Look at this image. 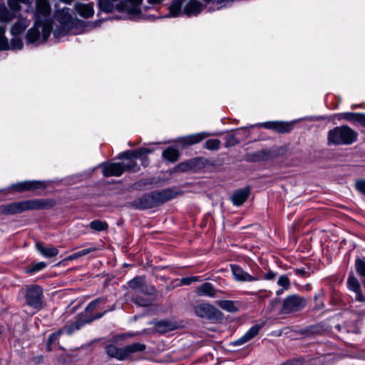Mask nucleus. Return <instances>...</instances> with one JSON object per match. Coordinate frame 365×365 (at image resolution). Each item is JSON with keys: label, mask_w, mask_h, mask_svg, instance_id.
<instances>
[{"label": "nucleus", "mask_w": 365, "mask_h": 365, "mask_svg": "<svg viewBox=\"0 0 365 365\" xmlns=\"http://www.w3.org/2000/svg\"><path fill=\"white\" fill-rule=\"evenodd\" d=\"M36 9L34 13L35 24L27 34L29 43H43L47 40L51 31V11L49 0H35Z\"/></svg>", "instance_id": "obj_1"}, {"label": "nucleus", "mask_w": 365, "mask_h": 365, "mask_svg": "<svg viewBox=\"0 0 365 365\" xmlns=\"http://www.w3.org/2000/svg\"><path fill=\"white\" fill-rule=\"evenodd\" d=\"M55 202L50 200H27L1 205L0 212L4 215H16L24 211L52 207Z\"/></svg>", "instance_id": "obj_2"}, {"label": "nucleus", "mask_w": 365, "mask_h": 365, "mask_svg": "<svg viewBox=\"0 0 365 365\" xmlns=\"http://www.w3.org/2000/svg\"><path fill=\"white\" fill-rule=\"evenodd\" d=\"M357 139V132L345 125L334 128L327 134L329 145H349L356 142Z\"/></svg>", "instance_id": "obj_3"}, {"label": "nucleus", "mask_w": 365, "mask_h": 365, "mask_svg": "<svg viewBox=\"0 0 365 365\" xmlns=\"http://www.w3.org/2000/svg\"><path fill=\"white\" fill-rule=\"evenodd\" d=\"M175 196V193L171 190L153 192L139 198L137 206L140 209H149L159 204H163Z\"/></svg>", "instance_id": "obj_4"}, {"label": "nucleus", "mask_w": 365, "mask_h": 365, "mask_svg": "<svg viewBox=\"0 0 365 365\" xmlns=\"http://www.w3.org/2000/svg\"><path fill=\"white\" fill-rule=\"evenodd\" d=\"M152 150L145 148H140L137 150H127L119 154V158L125 159V161L121 163L124 170L137 172L140 168L136 163L137 159L143 160Z\"/></svg>", "instance_id": "obj_5"}, {"label": "nucleus", "mask_w": 365, "mask_h": 365, "mask_svg": "<svg viewBox=\"0 0 365 365\" xmlns=\"http://www.w3.org/2000/svg\"><path fill=\"white\" fill-rule=\"evenodd\" d=\"M56 19L59 22V28L53 30V34L56 37L66 35L73 26V19L69 13L68 8H63L58 10L55 14Z\"/></svg>", "instance_id": "obj_6"}, {"label": "nucleus", "mask_w": 365, "mask_h": 365, "mask_svg": "<svg viewBox=\"0 0 365 365\" xmlns=\"http://www.w3.org/2000/svg\"><path fill=\"white\" fill-rule=\"evenodd\" d=\"M43 289L38 285L26 287L25 298L26 304L34 309H40L42 307Z\"/></svg>", "instance_id": "obj_7"}, {"label": "nucleus", "mask_w": 365, "mask_h": 365, "mask_svg": "<svg viewBox=\"0 0 365 365\" xmlns=\"http://www.w3.org/2000/svg\"><path fill=\"white\" fill-rule=\"evenodd\" d=\"M305 304L306 300L304 298L297 294L290 295L284 299L282 312L284 314L295 312L304 307Z\"/></svg>", "instance_id": "obj_8"}, {"label": "nucleus", "mask_w": 365, "mask_h": 365, "mask_svg": "<svg viewBox=\"0 0 365 365\" xmlns=\"http://www.w3.org/2000/svg\"><path fill=\"white\" fill-rule=\"evenodd\" d=\"M128 285L131 289L146 295H152L155 293V288L145 283L144 277H134L128 282Z\"/></svg>", "instance_id": "obj_9"}, {"label": "nucleus", "mask_w": 365, "mask_h": 365, "mask_svg": "<svg viewBox=\"0 0 365 365\" xmlns=\"http://www.w3.org/2000/svg\"><path fill=\"white\" fill-rule=\"evenodd\" d=\"M45 187V182L39 180H26L12 185V188L17 192L34 191L38 189H44Z\"/></svg>", "instance_id": "obj_10"}, {"label": "nucleus", "mask_w": 365, "mask_h": 365, "mask_svg": "<svg viewBox=\"0 0 365 365\" xmlns=\"http://www.w3.org/2000/svg\"><path fill=\"white\" fill-rule=\"evenodd\" d=\"M195 314L201 318L213 319L217 317V309L210 304H199L194 307Z\"/></svg>", "instance_id": "obj_11"}, {"label": "nucleus", "mask_w": 365, "mask_h": 365, "mask_svg": "<svg viewBox=\"0 0 365 365\" xmlns=\"http://www.w3.org/2000/svg\"><path fill=\"white\" fill-rule=\"evenodd\" d=\"M103 175L106 177L120 176L125 172L121 163H103L101 165Z\"/></svg>", "instance_id": "obj_12"}, {"label": "nucleus", "mask_w": 365, "mask_h": 365, "mask_svg": "<svg viewBox=\"0 0 365 365\" xmlns=\"http://www.w3.org/2000/svg\"><path fill=\"white\" fill-rule=\"evenodd\" d=\"M346 284L348 289L355 293L356 301L365 302V297L361 292L360 284L358 279L353 275V274H351L349 276Z\"/></svg>", "instance_id": "obj_13"}, {"label": "nucleus", "mask_w": 365, "mask_h": 365, "mask_svg": "<svg viewBox=\"0 0 365 365\" xmlns=\"http://www.w3.org/2000/svg\"><path fill=\"white\" fill-rule=\"evenodd\" d=\"M262 327V324H255L252 326L243 336H242L238 339L232 341L231 344L233 346H240L242 345L249 341L254 339L258 334L261 328Z\"/></svg>", "instance_id": "obj_14"}, {"label": "nucleus", "mask_w": 365, "mask_h": 365, "mask_svg": "<svg viewBox=\"0 0 365 365\" xmlns=\"http://www.w3.org/2000/svg\"><path fill=\"white\" fill-rule=\"evenodd\" d=\"M231 271L237 281L239 282H254L257 281V278L252 276L245 272L241 267L237 264H231Z\"/></svg>", "instance_id": "obj_15"}, {"label": "nucleus", "mask_w": 365, "mask_h": 365, "mask_svg": "<svg viewBox=\"0 0 365 365\" xmlns=\"http://www.w3.org/2000/svg\"><path fill=\"white\" fill-rule=\"evenodd\" d=\"M120 0H98V6L101 11L105 13H110L114 10L124 11L123 6H119Z\"/></svg>", "instance_id": "obj_16"}, {"label": "nucleus", "mask_w": 365, "mask_h": 365, "mask_svg": "<svg viewBox=\"0 0 365 365\" xmlns=\"http://www.w3.org/2000/svg\"><path fill=\"white\" fill-rule=\"evenodd\" d=\"M250 195V188L248 187L239 189L234 192L231 196V201L234 205H242Z\"/></svg>", "instance_id": "obj_17"}, {"label": "nucleus", "mask_w": 365, "mask_h": 365, "mask_svg": "<svg viewBox=\"0 0 365 365\" xmlns=\"http://www.w3.org/2000/svg\"><path fill=\"white\" fill-rule=\"evenodd\" d=\"M74 9L78 15L85 19L91 18L94 14L93 4L92 3H77L74 6Z\"/></svg>", "instance_id": "obj_18"}, {"label": "nucleus", "mask_w": 365, "mask_h": 365, "mask_svg": "<svg viewBox=\"0 0 365 365\" xmlns=\"http://www.w3.org/2000/svg\"><path fill=\"white\" fill-rule=\"evenodd\" d=\"M30 20L26 18L20 17L18 21L11 27V34L14 36L21 34L30 24Z\"/></svg>", "instance_id": "obj_19"}, {"label": "nucleus", "mask_w": 365, "mask_h": 365, "mask_svg": "<svg viewBox=\"0 0 365 365\" xmlns=\"http://www.w3.org/2000/svg\"><path fill=\"white\" fill-rule=\"evenodd\" d=\"M143 0H126V4L123 6L124 11L132 16L140 14L141 5Z\"/></svg>", "instance_id": "obj_20"}, {"label": "nucleus", "mask_w": 365, "mask_h": 365, "mask_svg": "<svg viewBox=\"0 0 365 365\" xmlns=\"http://www.w3.org/2000/svg\"><path fill=\"white\" fill-rule=\"evenodd\" d=\"M202 5L197 0H190L184 7V14L188 16H196L200 13Z\"/></svg>", "instance_id": "obj_21"}, {"label": "nucleus", "mask_w": 365, "mask_h": 365, "mask_svg": "<svg viewBox=\"0 0 365 365\" xmlns=\"http://www.w3.org/2000/svg\"><path fill=\"white\" fill-rule=\"evenodd\" d=\"M195 292L198 296H207L209 297H215L216 296V290L213 285L209 282H205L197 287Z\"/></svg>", "instance_id": "obj_22"}, {"label": "nucleus", "mask_w": 365, "mask_h": 365, "mask_svg": "<svg viewBox=\"0 0 365 365\" xmlns=\"http://www.w3.org/2000/svg\"><path fill=\"white\" fill-rule=\"evenodd\" d=\"M206 160L203 158H195L184 162V170H197L204 167Z\"/></svg>", "instance_id": "obj_23"}, {"label": "nucleus", "mask_w": 365, "mask_h": 365, "mask_svg": "<svg viewBox=\"0 0 365 365\" xmlns=\"http://www.w3.org/2000/svg\"><path fill=\"white\" fill-rule=\"evenodd\" d=\"M177 327L176 323L168 320H161L155 323V329L156 331L164 334L174 330Z\"/></svg>", "instance_id": "obj_24"}, {"label": "nucleus", "mask_w": 365, "mask_h": 365, "mask_svg": "<svg viewBox=\"0 0 365 365\" xmlns=\"http://www.w3.org/2000/svg\"><path fill=\"white\" fill-rule=\"evenodd\" d=\"M36 250L45 257L50 258L56 256L58 254V250L53 247H44L42 243H36Z\"/></svg>", "instance_id": "obj_25"}, {"label": "nucleus", "mask_w": 365, "mask_h": 365, "mask_svg": "<svg viewBox=\"0 0 365 365\" xmlns=\"http://www.w3.org/2000/svg\"><path fill=\"white\" fill-rule=\"evenodd\" d=\"M106 352L110 356L118 360H126L124 347L118 348L115 345H108L106 346Z\"/></svg>", "instance_id": "obj_26"}, {"label": "nucleus", "mask_w": 365, "mask_h": 365, "mask_svg": "<svg viewBox=\"0 0 365 365\" xmlns=\"http://www.w3.org/2000/svg\"><path fill=\"white\" fill-rule=\"evenodd\" d=\"M209 135V133L202 132L184 136V145L198 143Z\"/></svg>", "instance_id": "obj_27"}, {"label": "nucleus", "mask_w": 365, "mask_h": 365, "mask_svg": "<svg viewBox=\"0 0 365 365\" xmlns=\"http://www.w3.org/2000/svg\"><path fill=\"white\" fill-rule=\"evenodd\" d=\"M146 346L141 343H134L124 346L125 354L126 355V359L130 358L134 353L143 352L145 351Z\"/></svg>", "instance_id": "obj_28"}, {"label": "nucleus", "mask_w": 365, "mask_h": 365, "mask_svg": "<svg viewBox=\"0 0 365 365\" xmlns=\"http://www.w3.org/2000/svg\"><path fill=\"white\" fill-rule=\"evenodd\" d=\"M98 249L95 247H89V248H86V249H84V250H82L81 251H78L77 252H75L69 256H68L67 257H66L63 261H71V260H74V259H76L79 257H81L83 256H85L89 253H91L93 252H95Z\"/></svg>", "instance_id": "obj_29"}, {"label": "nucleus", "mask_w": 365, "mask_h": 365, "mask_svg": "<svg viewBox=\"0 0 365 365\" xmlns=\"http://www.w3.org/2000/svg\"><path fill=\"white\" fill-rule=\"evenodd\" d=\"M182 0H175L169 7L170 14L168 16L176 17L180 14Z\"/></svg>", "instance_id": "obj_30"}, {"label": "nucleus", "mask_w": 365, "mask_h": 365, "mask_svg": "<svg viewBox=\"0 0 365 365\" xmlns=\"http://www.w3.org/2000/svg\"><path fill=\"white\" fill-rule=\"evenodd\" d=\"M179 156V153L177 149L170 147L165 150L163 153V157L170 162L175 161Z\"/></svg>", "instance_id": "obj_31"}, {"label": "nucleus", "mask_w": 365, "mask_h": 365, "mask_svg": "<svg viewBox=\"0 0 365 365\" xmlns=\"http://www.w3.org/2000/svg\"><path fill=\"white\" fill-rule=\"evenodd\" d=\"M218 306L229 312H235L237 311V307L235 306V302L231 300H221L217 302Z\"/></svg>", "instance_id": "obj_32"}, {"label": "nucleus", "mask_w": 365, "mask_h": 365, "mask_svg": "<svg viewBox=\"0 0 365 365\" xmlns=\"http://www.w3.org/2000/svg\"><path fill=\"white\" fill-rule=\"evenodd\" d=\"M354 267L357 274L365 278V257H358L355 259Z\"/></svg>", "instance_id": "obj_33"}, {"label": "nucleus", "mask_w": 365, "mask_h": 365, "mask_svg": "<svg viewBox=\"0 0 365 365\" xmlns=\"http://www.w3.org/2000/svg\"><path fill=\"white\" fill-rule=\"evenodd\" d=\"M8 6L13 11H19L21 10L20 4H24L30 6L31 2L29 0H8Z\"/></svg>", "instance_id": "obj_34"}, {"label": "nucleus", "mask_w": 365, "mask_h": 365, "mask_svg": "<svg viewBox=\"0 0 365 365\" xmlns=\"http://www.w3.org/2000/svg\"><path fill=\"white\" fill-rule=\"evenodd\" d=\"M221 141L219 139H209L205 141L204 148L209 150H218L220 148Z\"/></svg>", "instance_id": "obj_35"}, {"label": "nucleus", "mask_w": 365, "mask_h": 365, "mask_svg": "<svg viewBox=\"0 0 365 365\" xmlns=\"http://www.w3.org/2000/svg\"><path fill=\"white\" fill-rule=\"evenodd\" d=\"M6 28L0 26V50H7L10 48L8 39L5 36Z\"/></svg>", "instance_id": "obj_36"}, {"label": "nucleus", "mask_w": 365, "mask_h": 365, "mask_svg": "<svg viewBox=\"0 0 365 365\" xmlns=\"http://www.w3.org/2000/svg\"><path fill=\"white\" fill-rule=\"evenodd\" d=\"M14 18V14L6 8L0 10V23H9Z\"/></svg>", "instance_id": "obj_37"}, {"label": "nucleus", "mask_w": 365, "mask_h": 365, "mask_svg": "<svg viewBox=\"0 0 365 365\" xmlns=\"http://www.w3.org/2000/svg\"><path fill=\"white\" fill-rule=\"evenodd\" d=\"M292 128V126L290 123L282 121H277L275 131L280 133H287L291 131Z\"/></svg>", "instance_id": "obj_38"}, {"label": "nucleus", "mask_w": 365, "mask_h": 365, "mask_svg": "<svg viewBox=\"0 0 365 365\" xmlns=\"http://www.w3.org/2000/svg\"><path fill=\"white\" fill-rule=\"evenodd\" d=\"M89 226L92 230L96 231L106 230L108 227L106 222H103L98 220L91 222Z\"/></svg>", "instance_id": "obj_39"}, {"label": "nucleus", "mask_w": 365, "mask_h": 365, "mask_svg": "<svg viewBox=\"0 0 365 365\" xmlns=\"http://www.w3.org/2000/svg\"><path fill=\"white\" fill-rule=\"evenodd\" d=\"M105 301L104 298L99 297L90 302L85 309L86 313H89L95 310L101 304Z\"/></svg>", "instance_id": "obj_40"}, {"label": "nucleus", "mask_w": 365, "mask_h": 365, "mask_svg": "<svg viewBox=\"0 0 365 365\" xmlns=\"http://www.w3.org/2000/svg\"><path fill=\"white\" fill-rule=\"evenodd\" d=\"M359 113L345 112L339 114V119H344L349 122H356Z\"/></svg>", "instance_id": "obj_41"}, {"label": "nucleus", "mask_w": 365, "mask_h": 365, "mask_svg": "<svg viewBox=\"0 0 365 365\" xmlns=\"http://www.w3.org/2000/svg\"><path fill=\"white\" fill-rule=\"evenodd\" d=\"M277 284L282 287L284 289H288L290 286V281L287 276L282 275L279 277Z\"/></svg>", "instance_id": "obj_42"}, {"label": "nucleus", "mask_w": 365, "mask_h": 365, "mask_svg": "<svg viewBox=\"0 0 365 365\" xmlns=\"http://www.w3.org/2000/svg\"><path fill=\"white\" fill-rule=\"evenodd\" d=\"M225 139L226 141L225 146L226 148L232 147L240 143V140L234 135H229L226 137Z\"/></svg>", "instance_id": "obj_43"}, {"label": "nucleus", "mask_w": 365, "mask_h": 365, "mask_svg": "<svg viewBox=\"0 0 365 365\" xmlns=\"http://www.w3.org/2000/svg\"><path fill=\"white\" fill-rule=\"evenodd\" d=\"M62 333L63 330L61 329L51 334L47 341V346L49 347L52 344L56 342L62 334Z\"/></svg>", "instance_id": "obj_44"}, {"label": "nucleus", "mask_w": 365, "mask_h": 365, "mask_svg": "<svg viewBox=\"0 0 365 365\" xmlns=\"http://www.w3.org/2000/svg\"><path fill=\"white\" fill-rule=\"evenodd\" d=\"M10 48L14 50L21 49L23 47V42L20 38H14L11 39Z\"/></svg>", "instance_id": "obj_45"}, {"label": "nucleus", "mask_w": 365, "mask_h": 365, "mask_svg": "<svg viewBox=\"0 0 365 365\" xmlns=\"http://www.w3.org/2000/svg\"><path fill=\"white\" fill-rule=\"evenodd\" d=\"M355 187L358 192L365 195V180L361 179L355 182Z\"/></svg>", "instance_id": "obj_46"}, {"label": "nucleus", "mask_w": 365, "mask_h": 365, "mask_svg": "<svg viewBox=\"0 0 365 365\" xmlns=\"http://www.w3.org/2000/svg\"><path fill=\"white\" fill-rule=\"evenodd\" d=\"M46 267V264L43 262H40L33 264L32 267L29 270L30 272H35L44 269Z\"/></svg>", "instance_id": "obj_47"}, {"label": "nucleus", "mask_w": 365, "mask_h": 365, "mask_svg": "<svg viewBox=\"0 0 365 365\" xmlns=\"http://www.w3.org/2000/svg\"><path fill=\"white\" fill-rule=\"evenodd\" d=\"M276 124H277V121H268V122L263 123L262 124V125L267 129L275 130Z\"/></svg>", "instance_id": "obj_48"}, {"label": "nucleus", "mask_w": 365, "mask_h": 365, "mask_svg": "<svg viewBox=\"0 0 365 365\" xmlns=\"http://www.w3.org/2000/svg\"><path fill=\"white\" fill-rule=\"evenodd\" d=\"M199 277H184V285H189L192 282L198 281Z\"/></svg>", "instance_id": "obj_49"}, {"label": "nucleus", "mask_w": 365, "mask_h": 365, "mask_svg": "<svg viewBox=\"0 0 365 365\" xmlns=\"http://www.w3.org/2000/svg\"><path fill=\"white\" fill-rule=\"evenodd\" d=\"M356 123L365 127V113H359Z\"/></svg>", "instance_id": "obj_50"}, {"label": "nucleus", "mask_w": 365, "mask_h": 365, "mask_svg": "<svg viewBox=\"0 0 365 365\" xmlns=\"http://www.w3.org/2000/svg\"><path fill=\"white\" fill-rule=\"evenodd\" d=\"M135 303L140 306L145 307L148 306L150 302L148 299H142V298H136Z\"/></svg>", "instance_id": "obj_51"}, {"label": "nucleus", "mask_w": 365, "mask_h": 365, "mask_svg": "<svg viewBox=\"0 0 365 365\" xmlns=\"http://www.w3.org/2000/svg\"><path fill=\"white\" fill-rule=\"evenodd\" d=\"M277 276V273L272 271V270H269L264 275V279H267V280H272L274 279Z\"/></svg>", "instance_id": "obj_52"}, {"label": "nucleus", "mask_w": 365, "mask_h": 365, "mask_svg": "<svg viewBox=\"0 0 365 365\" xmlns=\"http://www.w3.org/2000/svg\"><path fill=\"white\" fill-rule=\"evenodd\" d=\"M106 311H105L103 313H101V314H99L98 315H96V317H91L89 320H88L87 322H92L93 321L94 319H99L101 317H103V315L104 314V313L106 312Z\"/></svg>", "instance_id": "obj_53"}, {"label": "nucleus", "mask_w": 365, "mask_h": 365, "mask_svg": "<svg viewBox=\"0 0 365 365\" xmlns=\"http://www.w3.org/2000/svg\"><path fill=\"white\" fill-rule=\"evenodd\" d=\"M59 1L63 3H65L66 4H70L73 1V0H59Z\"/></svg>", "instance_id": "obj_54"}, {"label": "nucleus", "mask_w": 365, "mask_h": 365, "mask_svg": "<svg viewBox=\"0 0 365 365\" xmlns=\"http://www.w3.org/2000/svg\"><path fill=\"white\" fill-rule=\"evenodd\" d=\"M283 292H284V289H280L276 292V294H277V295H280L283 293Z\"/></svg>", "instance_id": "obj_55"}, {"label": "nucleus", "mask_w": 365, "mask_h": 365, "mask_svg": "<svg viewBox=\"0 0 365 365\" xmlns=\"http://www.w3.org/2000/svg\"><path fill=\"white\" fill-rule=\"evenodd\" d=\"M281 365H294V364L290 361H286Z\"/></svg>", "instance_id": "obj_56"}, {"label": "nucleus", "mask_w": 365, "mask_h": 365, "mask_svg": "<svg viewBox=\"0 0 365 365\" xmlns=\"http://www.w3.org/2000/svg\"><path fill=\"white\" fill-rule=\"evenodd\" d=\"M276 302H277V301H272V302H271V305H272V306H273V305L274 304V303H276Z\"/></svg>", "instance_id": "obj_57"}, {"label": "nucleus", "mask_w": 365, "mask_h": 365, "mask_svg": "<svg viewBox=\"0 0 365 365\" xmlns=\"http://www.w3.org/2000/svg\"><path fill=\"white\" fill-rule=\"evenodd\" d=\"M363 282V284H364V287H365V279H364V280H363V282Z\"/></svg>", "instance_id": "obj_58"}, {"label": "nucleus", "mask_w": 365, "mask_h": 365, "mask_svg": "<svg viewBox=\"0 0 365 365\" xmlns=\"http://www.w3.org/2000/svg\"><path fill=\"white\" fill-rule=\"evenodd\" d=\"M68 333L70 334L71 333V331L68 329Z\"/></svg>", "instance_id": "obj_59"}, {"label": "nucleus", "mask_w": 365, "mask_h": 365, "mask_svg": "<svg viewBox=\"0 0 365 365\" xmlns=\"http://www.w3.org/2000/svg\"><path fill=\"white\" fill-rule=\"evenodd\" d=\"M356 108V106H351V108Z\"/></svg>", "instance_id": "obj_60"}]
</instances>
